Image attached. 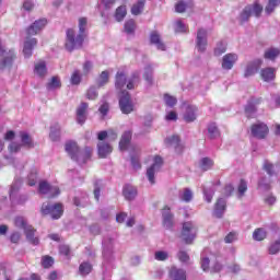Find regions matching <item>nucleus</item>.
I'll list each match as a JSON object with an SVG mask.
<instances>
[{
	"mask_svg": "<svg viewBox=\"0 0 280 280\" xmlns=\"http://www.w3.org/2000/svg\"><path fill=\"white\" fill-rule=\"evenodd\" d=\"M119 108L124 115H130L135 110V104L130 97V92L124 90L119 94Z\"/></svg>",
	"mask_w": 280,
	"mask_h": 280,
	"instance_id": "nucleus-6",
	"label": "nucleus"
},
{
	"mask_svg": "<svg viewBox=\"0 0 280 280\" xmlns=\"http://www.w3.org/2000/svg\"><path fill=\"white\" fill-rule=\"evenodd\" d=\"M60 86H62V83L59 77H52L50 82L47 83V89H60Z\"/></svg>",
	"mask_w": 280,
	"mask_h": 280,
	"instance_id": "nucleus-51",
	"label": "nucleus"
},
{
	"mask_svg": "<svg viewBox=\"0 0 280 280\" xmlns=\"http://www.w3.org/2000/svg\"><path fill=\"white\" fill-rule=\"evenodd\" d=\"M175 25H176L175 27L176 32H180V33L187 32V26L183 24V21L178 20Z\"/></svg>",
	"mask_w": 280,
	"mask_h": 280,
	"instance_id": "nucleus-64",
	"label": "nucleus"
},
{
	"mask_svg": "<svg viewBox=\"0 0 280 280\" xmlns=\"http://www.w3.org/2000/svg\"><path fill=\"white\" fill-rule=\"evenodd\" d=\"M224 211H226V200L224 198H219L214 205L215 218H222Z\"/></svg>",
	"mask_w": 280,
	"mask_h": 280,
	"instance_id": "nucleus-23",
	"label": "nucleus"
},
{
	"mask_svg": "<svg viewBox=\"0 0 280 280\" xmlns=\"http://www.w3.org/2000/svg\"><path fill=\"white\" fill-rule=\"evenodd\" d=\"M126 14H128V11L126 9V5H120L116 9L115 12V19L116 21H118V23H121V21H124V19H126Z\"/></svg>",
	"mask_w": 280,
	"mask_h": 280,
	"instance_id": "nucleus-39",
	"label": "nucleus"
},
{
	"mask_svg": "<svg viewBox=\"0 0 280 280\" xmlns=\"http://www.w3.org/2000/svg\"><path fill=\"white\" fill-rule=\"evenodd\" d=\"M235 62H237V55L226 54L222 59V69L230 71V69H233Z\"/></svg>",
	"mask_w": 280,
	"mask_h": 280,
	"instance_id": "nucleus-18",
	"label": "nucleus"
},
{
	"mask_svg": "<svg viewBox=\"0 0 280 280\" xmlns=\"http://www.w3.org/2000/svg\"><path fill=\"white\" fill-rule=\"evenodd\" d=\"M59 253H60V255H65V257H70L71 247H69V245H60Z\"/></svg>",
	"mask_w": 280,
	"mask_h": 280,
	"instance_id": "nucleus-60",
	"label": "nucleus"
},
{
	"mask_svg": "<svg viewBox=\"0 0 280 280\" xmlns=\"http://www.w3.org/2000/svg\"><path fill=\"white\" fill-rule=\"evenodd\" d=\"M49 137L51 141H60V125H55V127H50Z\"/></svg>",
	"mask_w": 280,
	"mask_h": 280,
	"instance_id": "nucleus-42",
	"label": "nucleus"
},
{
	"mask_svg": "<svg viewBox=\"0 0 280 280\" xmlns=\"http://www.w3.org/2000/svg\"><path fill=\"white\" fill-rule=\"evenodd\" d=\"M38 194L48 196V198H58L60 196V188L51 186L47 180H40L38 184Z\"/></svg>",
	"mask_w": 280,
	"mask_h": 280,
	"instance_id": "nucleus-7",
	"label": "nucleus"
},
{
	"mask_svg": "<svg viewBox=\"0 0 280 280\" xmlns=\"http://www.w3.org/2000/svg\"><path fill=\"white\" fill-rule=\"evenodd\" d=\"M162 218H163L162 224L164 229L174 228V214L171 212L170 206H164Z\"/></svg>",
	"mask_w": 280,
	"mask_h": 280,
	"instance_id": "nucleus-14",
	"label": "nucleus"
},
{
	"mask_svg": "<svg viewBox=\"0 0 280 280\" xmlns=\"http://www.w3.org/2000/svg\"><path fill=\"white\" fill-rule=\"evenodd\" d=\"M126 82H128L126 72L118 71L115 77V86H116L117 91H121V89H124V86H126Z\"/></svg>",
	"mask_w": 280,
	"mask_h": 280,
	"instance_id": "nucleus-26",
	"label": "nucleus"
},
{
	"mask_svg": "<svg viewBox=\"0 0 280 280\" xmlns=\"http://www.w3.org/2000/svg\"><path fill=\"white\" fill-rule=\"evenodd\" d=\"M47 25V19H39L31 24L26 28V40L24 42L23 54L25 58H30L32 56V51L36 45H38V40L36 38H31L30 36H36L42 30H45Z\"/></svg>",
	"mask_w": 280,
	"mask_h": 280,
	"instance_id": "nucleus-1",
	"label": "nucleus"
},
{
	"mask_svg": "<svg viewBox=\"0 0 280 280\" xmlns=\"http://www.w3.org/2000/svg\"><path fill=\"white\" fill-rule=\"evenodd\" d=\"M109 80H110V73L108 72V70L102 71L96 81L97 89H102V86H106Z\"/></svg>",
	"mask_w": 280,
	"mask_h": 280,
	"instance_id": "nucleus-30",
	"label": "nucleus"
},
{
	"mask_svg": "<svg viewBox=\"0 0 280 280\" xmlns=\"http://www.w3.org/2000/svg\"><path fill=\"white\" fill-rule=\"evenodd\" d=\"M237 191H238L240 198H242L244 196V194H246V191H248V184L246 183V180L241 179L238 187H237Z\"/></svg>",
	"mask_w": 280,
	"mask_h": 280,
	"instance_id": "nucleus-55",
	"label": "nucleus"
},
{
	"mask_svg": "<svg viewBox=\"0 0 280 280\" xmlns=\"http://www.w3.org/2000/svg\"><path fill=\"white\" fill-rule=\"evenodd\" d=\"M177 258L179 259V261H182V264H187L189 261V254H187V252L185 250H179L177 253Z\"/></svg>",
	"mask_w": 280,
	"mask_h": 280,
	"instance_id": "nucleus-58",
	"label": "nucleus"
},
{
	"mask_svg": "<svg viewBox=\"0 0 280 280\" xmlns=\"http://www.w3.org/2000/svg\"><path fill=\"white\" fill-rule=\"evenodd\" d=\"M86 110H89V103L82 102L77 108V121L81 126L86 121Z\"/></svg>",
	"mask_w": 280,
	"mask_h": 280,
	"instance_id": "nucleus-16",
	"label": "nucleus"
},
{
	"mask_svg": "<svg viewBox=\"0 0 280 280\" xmlns=\"http://www.w3.org/2000/svg\"><path fill=\"white\" fill-rule=\"evenodd\" d=\"M196 235H198V228L190 221L184 222L182 228V238L185 244H194Z\"/></svg>",
	"mask_w": 280,
	"mask_h": 280,
	"instance_id": "nucleus-5",
	"label": "nucleus"
},
{
	"mask_svg": "<svg viewBox=\"0 0 280 280\" xmlns=\"http://www.w3.org/2000/svg\"><path fill=\"white\" fill-rule=\"evenodd\" d=\"M261 12H264V7L259 4V2H254L253 4L246 5L240 14V24L244 25V23H248L253 14L256 16V19H259V16H261Z\"/></svg>",
	"mask_w": 280,
	"mask_h": 280,
	"instance_id": "nucleus-3",
	"label": "nucleus"
},
{
	"mask_svg": "<svg viewBox=\"0 0 280 280\" xmlns=\"http://www.w3.org/2000/svg\"><path fill=\"white\" fill-rule=\"evenodd\" d=\"M144 8H145V0H138L131 7V14H133V16H139V14H141V12H143Z\"/></svg>",
	"mask_w": 280,
	"mask_h": 280,
	"instance_id": "nucleus-35",
	"label": "nucleus"
},
{
	"mask_svg": "<svg viewBox=\"0 0 280 280\" xmlns=\"http://www.w3.org/2000/svg\"><path fill=\"white\" fill-rule=\"evenodd\" d=\"M0 56L3 57V59L0 61V71H3V69H10L14 62V58H16V55L13 50L5 51L3 49V46L0 42Z\"/></svg>",
	"mask_w": 280,
	"mask_h": 280,
	"instance_id": "nucleus-8",
	"label": "nucleus"
},
{
	"mask_svg": "<svg viewBox=\"0 0 280 280\" xmlns=\"http://www.w3.org/2000/svg\"><path fill=\"white\" fill-rule=\"evenodd\" d=\"M170 277L173 280H187V273L183 269L172 268L170 271Z\"/></svg>",
	"mask_w": 280,
	"mask_h": 280,
	"instance_id": "nucleus-34",
	"label": "nucleus"
},
{
	"mask_svg": "<svg viewBox=\"0 0 280 280\" xmlns=\"http://www.w3.org/2000/svg\"><path fill=\"white\" fill-rule=\"evenodd\" d=\"M252 136L255 139H266L268 137L270 129L266 122H256L250 126Z\"/></svg>",
	"mask_w": 280,
	"mask_h": 280,
	"instance_id": "nucleus-9",
	"label": "nucleus"
},
{
	"mask_svg": "<svg viewBox=\"0 0 280 280\" xmlns=\"http://www.w3.org/2000/svg\"><path fill=\"white\" fill-rule=\"evenodd\" d=\"M192 198H194V192L191 191V189L185 188L180 196V199L184 202H191Z\"/></svg>",
	"mask_w": 280,
	"mask_h": 280,
	"instance_id": "nucleus-52",
	"label": "nucleus"
},
{
	"mask_svg": "<svg viewBox=\"0 0 280 280\" xmlns=\"http://www.w3.org/2000/svg\"><path fill=\"white\" fill-rule=\"evenodd\" d=\"M141 82V74L139 72H133L130 77V79L127 82V89L128 91H132L137 84Z\"/></svg>",
	"mask_w": 280,
	"mask_h": 280,
	"instance_id": "nucleus-32",
	"label": "nucleus"
},
{
	"mask_svg": "<svg viewBox=\"0 0 280 280\" xmlns=\"http://www.w3.org/2000/svg\"><path fill=\"white\" fill-rule=\"evenodd\" d=\"M34 73L38 78H45L47 75V62L39 61L35 63Z\"/></svg>",
	"mask_w": 280,
	"mask_h": 280,
	"instance_id": "nucleus-28",
	"label": "nucleus"
},
{
	"mask_svg": "<svg viewBox=\"0 0 280 280\" xmlns=\"http://www.w3.org/2000/svg\"><path fill=\"white\" fill-rule=\"evenodd\" d=\"M185 10H187V2H185V0H179L175 4V12L183 14V12H185Z\"/></svg>",
	"mask_w": 280,
	"mask_h": 280,
	"instance_id": "nucleus-56",
	"label": "nucleus"
},
{
	"mask_svg": "<svg viewBox=\"0 0 280 280\" xmlns=\"http://www.w3.org/2000/svg\"><path fill=\"white\" fill-rule=\"evenodd\" d=\"M197 112H198V108L196 106L189 105L186 108V112L184 114V120L186 121V124H191V122L196 121V119H197L196 113Z\"/></svg>",
	"mask_w": 280,
	"mask_h": 280,
	"instance_id": "nucleus-25",
	"label": "nucleus"
},
{
	"mask_svg": "<svg viewBox=\"0 0 280 280\" xmlns=\"http://www.w3.org/2000/svg\"><path fill=\"white\" fill-rule=\"evenodd\" d=\"M208 132L210 139H218V137H220V130L218 129V126H215L214 122L208 126Z\"/></svg>",
	"mask_w": 280,
	"mask_h": 280,
	"instance_id": "nucleus-47",
	"label": "nucleus"
},
{
	"mask_svg": "<svg viewBox=\"0 0 280 280\" xmlns=\"http://www.w3.org/2000/svg\"><path fill=\"white\" fill-rule=\"evenodd\" d=\"M21 148H23V144H21L19 142H11L9 144L10 152H21Z\"/></svg>",
	"mask_w": 280,
	"mask_h": 280,
	"instance_id": "nucleus-62",
	"label": "nucleus"
},
{
	"mask_svg": "<svg viewBox=\"0 0 280 280\" xmlns=\"http://www.w3.org/2000/svg\"><path fill=\"white\" fill-rule=\"evenodd\" d=\"M91 272H93V265L91 262L83 261L80 264L79 275H81V277H86V276L91 275Z\"/></svg>",
	"mask_w": 280,
	"mask_h": 280,
	"instance_id": "nucleus-33",
	"label": "nucleus"
},
{
	"mask_svg": "<svg viewBox=\"0 0 280 280\" xmlns=\"http://www.w3.org/2000/svg\"><path fill=\"white\" fill-rule=\"evenodd\" d=\"M22 145L25 148H34V142L32 141V137L28 136L27 132H20Z\"/></svg>",
	"mask_w": 280,
	"mask_h": 280,
	"instance_id": "nucleus-40",
	"label": "nucleus"
},
{
	"mask_svg": "<svg viewBox=\"0 0 280 280\" xmlns=\"http://www.w3.org/2000/svg\"><path fill=\"white\" fill-rule=\"evenodd\" d=\"M150 43L151 45H155L161 51H165V44L161 40V35L159 34V32H151Z\"/></svg>",
	"mask_w": 280,
	"mask_h": 280,
	"instance_id": "nucleus-24",
	"label": "nucleus"
},
{
	"mask_svg": "<svg viewBox=\"0 0 280 280\" xmlns=\"http://www.w3.org/2000/svg\"><path fill=\"white\" fill-rule=\"evenodd\" d=\"M165 143L170 148H175V150H178V148H180V137L172 136L170 138H166Z\"/></svg>",
	"mask_w": 280,
	"mask_h": 280,
	"instance_id": "nucleus-38",
	"label": "nucleus"
},
{
	"mask_svg": "<svg viewBox=\"0 0 280 280\" xmlns=\"http://www.w3.org/2000/svg\"><path fill=\"white\" fill-rule=\"evenodd\" d=\"M91 156H93V148L84 147V149L80 151L79 161L75 162L80 163L81 165H84V163L91 161Z\"/></svg>",
	"mask_w": 280,
	"mask_h": 280,
	"instance_id": "nucleus-22",
	"label": "nucleus"
},
{
	"mask_svg": "<svg viewBox=\"0 0 280 280\" xmlns=\"http://www.w3.org/2000/svg\"><path fill=\"white\" fill-rule=\"evenodd\" d=\"M98 93H97V89H95V86H91L86 93H85V97L86 100H91V101H95L98 97Z\"/></svg>",
	"mask_w": 280,
	"mask_h": 280,
	"instance_id": "nucleus-53",
	"label": "nucleus"
},
{
	"mask_svg": "<svg viewBox=\"0 0 280 280\" xmlns=\"http://www.w3.org/2000/svg\"><path fill=\"white\" fill-rule=\"evenodd\" d=\"M162 166H163V158H161L160 155H155L153 160V164L147 170L148 180L149 183H151V185H154V183H156L154 180V174H156V172H160Z\"/></svg>",
	"mask_w": 280,
	"mask_h": 280,
	"instance_id": "nucleus-10",
	"label": "nucleus"
},
{
	"mask_svg": "<svg viewBox=\"0 0 280 280\" xmlns=\"http://www.w3.org/2000/svg\"><path fill=\"white\" fill-rule=\"evenodd\" d=\"M207 30L205 28H199L197 31V40H196V47L198 51L205 52L207 51Z\"/></svg>",
	"mask_w": 280,
	"mask_h": 280,
	"instance_id": "nucleus-13",
	"label": "nucleus"
},
{
	"mask_svg": "<svg viewBox=\"0 0 280 280\" xmlns=\"http://www.w3.org/2000/svg\"><path fill=\"white\" fill-rule=\"evenodd\" d=\"M280 56V49L279 48H275V47H271V48H268L265 50V54H264V58L265 60H277V58H279Z\"/></svg>",
	"mask_w": 280,
	"mask_h": 280,
	"instance_id": "nucleus-31",
	"label": "nucleus"
},
{
	"mask_svg": "<svg viewBox=\"0 0 280 280\" xmlns=\"http://www.w3.org/2000/svg\"><path fill=\"white\" fill-rule=\"evenodd\" d=\"M98 141H117V131L109 129V130H103L97 133Z\"/></svg>",
	"mask_w": 280,
	"mask_h": 280,
	"instance_id": "nucleus-19",
	"label": "nucleus"
},
{
	"mask_svg": "<svg viewBox=\"0 0 280 280\" xmlns=\"http://www.w3.org/2000/svg\"><path fill=\"white\" fill-rule=\"evenodd\" d=\"M130 141H132V132L130 130L125 131L119 141V150H121V152H125V150H128V147L130 145Z\"/></svg>",
	"mask_w": 280,
	"mask_h": 280,
	"instance_id": "nucleus-21",
	"label": "nucleus"
},
{
	"mask_svg": "<svg viewBox=\"0 0 280 280\" xmlns=\"http://www.w3.org/2000/svg\"><path fill=\"white\" fill-rule=\"evenodd\" d=\"M153 73H154V70L152 69V66H147L144 68L143 79L145 80V82H148V84H152Z\"/></svg>",
	"mask_w": 280,
	"mask_h": 280,
	"instance_id": "nucleus-43",
	"label": "nucleus"
},
{
	"mask_svg": "<svg viewBox=\"0 0 280 280\" xmlns=\"http://www.w3.org/2000/svg\"><path fill=\"white\" fill-rule=\"evenodd\" d=\"M122 196L127 200H135V198H137V188L131 185H126L122 189Z\"/></svg>",
	"mask_w": 280,
	"mask_h": 280,
	"instance_id": "nucleus-29",
	"label": "nucleus"
},
{
	"mask_svg": "<svg viewBox=\"0 0 280 280\" xmlns=\"http://www.w3.org/2000/svg\"><path fill=\"white\" fill-rule=\"evenodd\" d=\"M277 69L275 68H265L260 71V78L264 82H272L277 77L276 73Z\"/></svg>",
	"mask_w": 280,
	"mask_h": 280,
	"instance_id": "nucleus-27",
	"label": "nucleus"
},
{
	"mask_svg": "<svg viewBox=\"0 0 280 280\" xmlns=\"http://www.w3.org/2000/svg\"><path fill=\"white\" fill-rule=\"evenodd\" d=\"M24 235L27 242H30V244H32L33 246H38V244H40V238L36 236V229L34 226L28 225L27 228H25Z\"/></svg>",
	"mask_w": 280,
	"mask_h": 280,
	"instance_id": "nucleus-15",
	"label": "nucleus"
},
{
	"mask_svg": "<svg viewBox=\"0 0 280 280\" xmlns=\"http://www.w3.org/2000/svg\"><path fill=\"white\" fill-rule=\"evenodd\" d=\"M267 233L266 230L258 228L254 231L253 237L256 240V242H262V240H266Z\"/></svg>",
	"mask_w": 280,
	"mask_h": 280,
	"instance_id": "nucleus-44",
	"label": "nucleus"
},
{
	"mask_svg": "<svg viewBox=\"0 0 280 280\" xmlns=\"http://www.w3.org/2000/svg\"><path fill=\"white\" fill-rule=\"evenodd\" d=\"M164 102L166 106H170V108H174V105L178 103V100H176V97L173 95L164 94Z\"/></svg>",
	"mask_w": 280,
	"mask_h": 280,
	"instance_id": "nucleus-54",
	"label": "nucleus"
},
{
	"mask_svg": "<svg viewBox=\"0 0 280 280\" xmlns=\"http://www.w3.org/2000/svg\"><path fill=\"white\" fill-rule=\"evenodd\" d=\"M262 168L265 170V172H267V174H268L269 176H275V174H277V172H280V164H276V165H275V164H272V163L266 161L265 164H264V166H262ZM275 168H276L277 171H275Z\"/></svg>",
	"mask_w": 280,
	"mask_h": 280,
	"instance_id": "nucleus-36",
	"label": "nucleus"
},
{
	"mask_svg": "<svg viewBox=\"0 0 280 280\" xmlns=\"http://www.w3.org/2000/svg\"><path fill=\"white\" fill-rule=\"evenodd\" d=\"M278 5H279V0H268L267 5L265 8L266 14L268 15L272 14V12H275Z\"/></svg>",
	"mask_w": 280,
	"mask_h": 280,
	"instance_id": "nucleus-45",
	"label": "nucleus"
},
{
	"mask_svg": "<svg viewBox=\"0 0 280 280\" xmlns=\"http://www.w3.org/2000/svg\"><path fill=\"white\" fill-rule=\"evenodd\" d=\"M86 25H89V20L86 18L79 19V34L86 38Z\"/></svg>",
	"mask_w": 280,
	"mask_h": 280,
	"instance_id": "nucleus-41",
	"label": "nucleus"
},
{
	"mask_svg": "<svg viewBox=\"0 0 280 280\" xmlns=\"http://www.w3.org/2000/svg\"><path fill=\"white\" fill-rule=\"evenodd\" d=\"M124 28L126 34H135V30H137V23L135 20H129L125 23Z\"/></svg>",
	"mask_w": 280,
	"mask_h": 280,
	"instance_id": "nucleus-48",
	"label": "nucleus"
},
{
	"mask_svg": "<svg viewBox=\"0 0 280 280\" xmlns=\"http://www.w3.org/2000/svg\"><path fill=\"white\" fill-rule=\"evenodd\" d=\"M14 224L18 229H23L24 231L30 226L27 225V220H25L23 217H16L14 219Z\"/></svg>",
	"mask_w": 280,
	"mask_h": 280,
	"instance_id": "nucleus-50",
	"label": "nucleus"
},
{
	"mask_svg": "<svg viewBox=\"0 0 280 280\" xmlns=\"http://www.w3.org/2000/svg\"><path fill=\"white\" fill-rule=\"evenodd\" d=\"M97 152L100 159H106V156L113 152V147L108 142L101 140V142L97 143Z\"/></svg>",
	"mask_w": 280,
	"mask_h": 280,
	"instance_id": "nucleus-17",
	"label": "nucleus"
},
{
	"mask_svg": "<svg viewBox=\"0 0 280 280\" xmlns=\"http://www.w3.org/2000/svg\"><path fill=\"white\" fill-rule=\"evenodd\" d=\"M225 52H226V45L220 42L214 48V56H222V54H225Z\"/></svg>",
	"mask_w": 280,
	"mask_h": 280,
	"instance_id": "nucleus-57",
	"label": "nucleus"
},
{
	"mask_svg": "<svg viewBox=\"0 0 280 280\" xmlns=\"http://www.w3.org/2000/svg\"><path fill=\"white\" fill-rule=\"evenodd\" d=\"M167 257H170L167 252H163V250L155 252L156 261H165Z\"/></svg>",
	"mask_w": 280,
	"mask_h": 280,
	"instance_id": "nucleus-59",
	"label": "nucleus"
},
{
	"mask_svg": "<svg viewBox=\"0 0 280 280\" xmlns=\"http://www.w3.org/2000/svg\"><path fill=\"white\" fill-rule=\"evenodd\" d=\"M261 102H262L261 97H258V98L250 97V100L247 102L244 109L247 119H253V117H255V113H257V106H259Z\"/></svg>",
	"mask_w": 280,
	"mask_h": 280,
	"instance_id": "nucleus-12",
	"label": "nucleus"
},
{
	"mask_svg": "<svg viewBox=\"0 0 280 280\" xmlns=\"http://www.w3.org/2000/svg\"><path fill=\"white\" fill-rule=\"evenodd\" d=\"M84 35L75 34V30L68 28L66 31V43L65 47L67 51H74V49H80L84 45Z\"/></svg>",
	"mask_w": 280,
	"mask_h": 280,
	"instance_id": "nucleus-2",
	"label": "nucleus"
},
{
	"mask_svg": "<svg viewBox=\"0 0 280 280\" xmlns=\"http://www.w3.org/2000/svg\"><path fill=\"white\" fill-rule=\"evenodd\" d=\"M211 264V260L208 257L201 258V269L203 272H207L209 270V266Z\"/></svg>",
	"mask_w": 280,
	"mask_h": 280,
	"instance_id": "nucleus-63",
	"label": "nucleus"
},
{
	"mask_svg": "<svg viewBox=\"0 0 280 280\" xmlns=\"http://www.w3.org/2000/svg\"><path fill=\"white\" fill-rule=\"evenodd\" d=\"M65 150L72 161H80V145L73 140H69L65 144Z\"/></svg>",
	"mask_w": 280,
	"mask_h": 280,
	"instance_id": "nucleus-11",
	"label": "nucleus"
},
{
	"mask_svg": "<svg viewBox=\"0 0 280 280\" xmlns=\"http://www.w3.org/2000/svg\"><path fill=\"white\" fill-rule=\"evenodd\" d=\"M262 62L264 61L261 59H256L255 61L249 63L245 70L244 77L250 78V75H255V72L259 71V68L261 67Z\"/></svg>",
	"mask_w": 280,
	"mask_h": 280,
	"instance_id": "nucleus-20",
	"label": "nucleus"
},
{
	"mask_svg": "<svg viewBox=\"0 0 280 280\" xmlns=\"http://www.w3.org/2000/svg\"><path fill=\"white\" fill-rule=\"evenodd\" d=\"M108 110H110V105H108V103H103L100 108L98 112L101 113V115H103V117H106L108 115Z\"/></svg>",
	"mask_w": 280,
	"mask_h": 280,
	"instance_id": "nucleus-61",
	"label": "nucleus"
},
{
	"mask_svg": "<svg viewBox=\"0 0 280 280\" xmlns=\"http://www.w3.org/2000/svg\"><path fill=\"white\" fill-rule=\"evenodd\" d=\"M214 162L210 158H203L200 160L199 167L202 172H209L213 167Z\"/></svg>",
	"mask_w": 280,
	"mask_h": 280,
	"instance_id": "nucleus-37",
	"label": "nucleus"
},
{
	"mask_svg": "<svg viewBox=\"0 0 280 280\" xmlns=\"http://www.w3.org/2000/svg\"><path fill=\"white\" fill-rule=\"evenodd\" d=\"M42 215H50L51 220H60L65 213V206L60 202L55 205L44 202L40 207Z\"/></svg>",
	"mask_w": 280,
	"mask_h": 280,
	"instance_id": "nucleus-4",
	"label": "nucleus"
},
{
	"mask_svg": "<svg viewBox=\"0 0 280 280\" xmlns=\"http://www.w3.org/2000/svg\"><path fill=\"white\" fill-rule=\"evenodd\" d=\"M40 264L47 270V269L51 268V266H54V264H55L54 257H51L49 255L42 256Z\"/></svg>",
	"mask_w": 280,
	"mask_h": 280,
	"instance_id": "nucleus-46",
	"label": "nucleus"
},
{
	"mask_svg": "<svg viewBox=\"0 0 280 280\" xmlns=\"http://www.w3.org/2000/svg\"><path fill=\"white\" fill-rule=\"evenodd\" d=\"M70 82L74 86H78V84H80V82H82V74H80V70H74L72 72L71 78H70Z\"/></svg>",
	"mask_w": 280,
	"mask_h": 280,
	"instance_id": "nucleus-49",
	"label": "nucleus"
}]
</instances>
